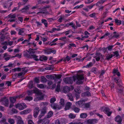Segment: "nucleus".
<instances>
[{"label": "nucleus", "instance_id": "f257e3e1", "mask_svg": "<svg viewBox=\"0 0 124 124\" xmlns=\"http://www.w3.org/2000/svg\"><path fill=\"white\" fill-rule=\"evenodd\" d=\"M84 78L83 74H78L76 76H74L73 78L70 77L65 78L63 79L64 82L66 84H71L74 81L77 80L76 83L78 84H82L83 81H82Z\"/></svg>", "mask_w": 124, "mask_h": 124}, {"label": "nucleus", "instance_id": "f03ea898", "mask_svg": "<svg viewBox=\"0 0 124 124\" xmlns=\"http://www.w3.org/2000/svg\"><path fill=\"white\" fill-rule=\"evenodd\" d=\"M114 79L115 82L117 84V86L116 87L117 92L121 94H124V90L121 79L116 78H114Z\"/></svg>", "mask_w": 124, "mask_h": 124}, {"label": "nucleus", "instance_id": "7ed1b4c3", "mask_svg": "<svg viewBox=\"0 0 124 124\" xmlns=\"http://www.w3.org/2000/svg\"><path fill=\"white\" fill-rule=\"evenodd\" d=\"M33 93H36L38 96L40 97H38L34 99L35 101H38L41 100L43 99L44 96L43 93H42L41 90H39L37 88H36L32 90Z\"/></svg>", "mask_w": 124, "mask_h": 124}, {"label": "nucleus", "instance_id": "20e7f679", "mask_svg": "<svg viewBox=\"0 0 124 124\" xmlns=\"http://www.w3.org/2000/svg\"><path fill=\"white\" fill-rule=\"evenodd\" d=\"M15 107L20 110H22L26 108V105L24 103H17L15 105Z\"/></svg>", "mask_w": 124, "mask_h": 124}, {"label": "nucleus", "instance_id": "39448f33", "mask_svg": "<svg viewBox=\"0 0 124 124\" xmlns=\"http://www.w3.org/2000/svg\"><path fill=\"white\" fill-rule=\"evenodd\" d=\"M0 101L1 102L2 104L6 106H8V100L5 97L1 99Z\"/></svg>", "mask_w": 124, "mask_h": 124}, {"label": "nucleus", "instance_id": "423d86ee", "mask_svg": "<svg viewBox=\"0 0 124 124\" xmlns=\"http://www.w3.org/2000/svg\"><path fill=\"white\" fill-rule=\"evenodd\" d=\"M51 106L54 109L57 110L60 109L62 107L59 104V105H57L55 103L51 104Z\"/></svg>", "mask_w": 124, "mask_h": 124}, {"label": "nucleus", "instance_id": "0eeeda50", "mask_svg": "<svg viewBox=\"0 0 124 124\" xmlns=\"http://www.w3.org/2000/svg\"><path fill=\"white\" fill-rule=\"evenodd\" d=\"M95 55L96 56H94V58H95L96 60L97 61H99L101 58H103V57L102 54L97 52H96Z\"/></svg>", "mask_w": 124, "mask_h": 124}, {"label": "nucleus", "instance_id": "6e6552de", "mask_svg": "<svg viewBox=\"0 0 124 124\" xmlns=\"http://www.w3.org/2000/svg\"><path fill=\"white\" fill-rule=\"evenodd\" d=\"M102 109H103V111L104 112H105V114H107L108 116H110L112 112L109 111L110 110V109L108 107H104Z\"/></svg>", "mask_w": 124, "mask_h": 124}, {"label": "nucleus", "instance_id": "1a4fd4ad", "mask_svg": "<svg viewBox=\"0 0 124 124\" xmlns=\"http://www.w3.org/2000/svg\"><path fill=\"white\" fill-rule=\"evenodd\" d=\"M39 111V107H37L35 108L34 110L33 113V116L35 118L37 117Z\"/></svg>", "mask_w": 124, "mask_h": 124}, {"label": "nucleus", "instance_id": "9d476101", "mask_svg": "<svg viewBox=\"0 0 124 124\" xmlns=\"http://www.w3.org/2000/svg\"><path fill=\"white\" fill-rule=\"evenodd\" d=\"M85 122L88 124H94L97 123V120L96 119H89L85 121Z\"/></svg>", "mask_w": 124, "mask_h": 124}, {"label": "nucleus", "instance_id": "9b49d317", "mask_svg": "<svg viewBox=\"0 0 124 124\" xmlns=\"http://www.w3.org/2000/svg\"><path fill=\"white\" fill-rule=\"evenodd\" d=\"M17 124H24L22 118L20 116L17 117Z\"/></svg>", "mask_w": 124, "mask_h": 124}, {"label": "nucleus", "instance_id": "f8f14e48", "mask_svg": "<svg viewBox=\"0 0 124 124\" xmlns=\"http://www.w3.org/2000/svg\"><path fill=\"white\" fill-rule=\"evenodd\" d=\"M30 7V5H28L25 6L23 8L21 9L20 11H21L22 12H27L28 10L29 9V8Z\"/></svg>", "mask_w": 124, "mask_h": 124}, {"label": "nucleus", "instance_id": "ddd939ff", "mask_svg": "<svg viewBox=\"0 0 124 124\" xmlns=\"http://www.w3.org/2000/svg\"><path fill=\"white\" fill-rule=\"evenodd\" d=\"M62 75H56L55 76V78H54V81L56 82L57 80H59V81H58V83H60L61 82V81L62 80L60 79L62 77Z\"/></svg>", "mask_w": 124, "mask_h": 124}, {"label": "nucleus", "instance_id": "4468645a", "mask_svg": "<svg viewBox=\"0 0 124 124\" xmlns=\"http://www.w3.org/2000/svg\"><path fill=\"white\" fill-rule=\"evenodd\" d=\"M47 108L46 106L44 107L43 108L41 111V113L45 115L47 112Z\"/></svg>", "mask_w": 124, "mask_h": 124}, {"label": "nucleus", "instance_id": "2eb2a0df", "mask_svg": "<svg viewBox=\"0 0 124 124\" xmlns=\"http://www.w3.org/2000/svg\"><path fill=\"white\" fill-rule=\"evenodd\" d=\"M72 105V103L69 102H67L65 108V110L69 109Z\"/></svg>", "mask_w": 124, "mask_h": 124}, {"label": "nucleus", "instance_id": "dca6fc26", "mask_svg": "<svg viewBox=\"0 0 124 124\" xmlns=\"http://www.w3.org/2000/svg\"><path fill=\"white\" fill-rule=\"evenodd\" d=\"M112 72L114 74V76H115L116 75L118 76H120V74L119 72L118 71V70L115 69H113Z\"/></svg>", "mask_w": 124, "mask_h": 124}, {"label": "nucleus", "instance_id": "f3484780", "mask_svg": "<svg viewBox=\"0 0 124 124\" xmlns=\"http://www.w3.org/2000/svg\"><path fill=\"white\" fill-rule=\"evenodd\" d=\"M83 100L79 101L76 102V104L78 107H83V106H82V105H83Z\"/></svg>", "mask_w": 124, "mask_h": 124}, {"label": "nucleus", "instance_id": "a211bd4d", "mask_svg": "<svg viewBox=\"0 0 124 124\" xmlns=\"http://www.w3.org/2000/svg\"><path fill=\"white\" fill-rule=\"evenodd\" d=\"M115 120L117 122L119 123H121L122 119L121 116H117L115 118Z\"/></svg>", "mask_w": 124, "mask_h": 124}, {"label": "nucleus", "instance_id": "6ab92c4d", "mask_svg": "<svg viewBox=\"0 0 124 124\" xmlns=\"http://www.w3.org/2000/svg\"><path fill=\"white\" fill-rule=\"evenodd\" d=\"M70 90V87L67 86H64L63 88V91L64 93L68 92Z\"/></svg>", "mask_w": 124, "mask_h": 124}, {"label": "nucleus", "instance_id": "aec40b11", "mask_svg": "<svg viewBox=\"0 0 124 124\" xmlns=\"http://www.w3.org/2000/svg\"><path fill=\"white\" fill-rule=\"evenodd\" d=\"M38 57L35 54H31L30 55V57L31 58H34V60L36 61H39V59L37 58Z\"/></svg>", "mask_w": 124, "mask_h": 124}, {"label": "nucleus", "instance_id": "412c9836", "mask_svg": "<svg viewBox=\"0 0 124 124\" xmlns=\"http://www.w3.org/2000/svg\"><path fill=\"white\" fill-rule=\"evenodd\" d=\"M47 60V57L44 55H42L40 56L39 60L41 61H46Z\"/></svg>", "mask_w": 124, "mask_h": 124}, {"label": "nucleus", "instance_id": "4be33fe9", "mask_svg": "<svg viewBox=\"0 0 124 124\" xmlns=\"http://www.w3.org/2000/svg\"><path fill=\"white\" fill-rule=\"evenodd\" d=\"M53 114V112L51 111H50L48 112L46 116L45 117L47 118H49L52 116Z\"/></svg>", "mask_w": 124, "mask_h": 124}, {"label": "nucleus", "instance_id": "5701e85b", "mask_svg": "<svg viewBox=\"0 0 124 124\" xmlns=\"http://www.w3.org/2000/svg\"><path fill=\"white\" fill-rule=\"evenodd\" d=\"M82 106H83V107L84 108H89L90 106V103H88L85 104H83Z\"/></svg>", "mask_w": 124, "mask_h": 124}, {"label": "nucleus", "instance_id": "b1692460", "mask_svg": "<svg viewBox=\"0 0 124 124\" xmlns=\"http://www.w3.org/2000/svg\"><path fill=\"white\" fill-rule=\"evenodd\" d=\"M59 104L60 105L64 107L65 105L64 100V99H60V101L59 102Z\"/></svg>", "mask_w": 124, "mask_h": 124}, {"label": "nucleus", "instance_id": "393cba45", "mask_svg": "<svg viewBox=\"0 0 124 124\" xmlns=\"http://www.w3.org/2000/svg\"><path fill=\"white\" fill-rule=\"evenodd\" d=\"M87 114L86 113H82L80 114V117L81 118H86L87 117Z\"/></svg>", "mask_w": 124, "mask_h": 124}, {"label": "nucleus", "instance_id": "a878e982", "mask_svg": "<svg viewBox=\"0 0 124 124\" xmlns=\"http://www.w3.org/2000/svg\"><path fill=\"white\" fill-rule=\"evenodd\" d=\"M40 81L41 82L45 83L47 81L46 78L44 76H42L41 77Z\"/></svg>", "mask_w": 124, "mask_h": 124}, {"label": "nucleus", "instance_id": "bb28decb", "mask_svg": "<svg viewBox=\"0 0 124 124\" xmlns=\"http://www.w3.org/2000/svg\"><path fill=\"white\" fill-rule=\"evenodd\" d=\"M51 50V49L50 48H49L47 49H44V53L47 54H51V52L50 51Z\"/></svg>", "mask_w": 124, "mask_h": 124}, {"label": "nucleus", "instance_id": "cd10ccee", "mask_svg": "<svg viewBox=\"0 0 124 124\" xmlns=\"http://www.w3.org/2000/svg\"><path fill=\"white\" fill-rule=\"evenodd\" d=\"M17 98H16V96H14V97H12L10 98V100L11 102L12 103H14L16 101V99Z\"/></svg>", "mask_w": 124, "mask_h": 124}, {"label": "nucleus", "instance_id": "c85d7f7f", "mask_svg": "<svg viewBox=\"0 0 124 124\" xmlns=\"http://www.w3.org/2000/svg\"><path fill=\"white\" fill-rule=\"evenodd\" d=\"M41 23L44 24L46 27H47V22L46 20L44 19H42Z\"/></svg>", "mask_w": 124, "mask_h": 124}, {"label": "nucleus", "instance_id": "c756f323", "mask_svg": "<svg viewBox=\"0 0 124 124\" xmlns=\"http://www.w3.org/2000/svg\"><path fill=\"white\" fill-rule=\"evenodd\" d=\"M46 77L47 79H54V77L52 75H47L46 76Z\"/></svg>", "mask_w": 124, "mask_h": 124}, {"label": "nucleus", "instance_id": "7c9ffc66", "mask_svg": "<svg viewBox=\"0 0 124 124\" xmlns=\"http://www.w3.org/2000/svg\"><path fill=\"white\" fill-rule=\"evenodd\" d=\"M59 40H62V41H64L65 43L66 42L67 40V37L65 36L59 38Z\"/></svg>", "mask_w": 124, "mask_h": 124}, {"label": "nucleus", "instance_id": "2f4dec72", "mask_svg": "<svg viewBox=\"0 0 124 124\" xmlns=\"http://www.w3.org/2000/svg\"><path fill=\"white\" fill-rule=\"evenodd\" d=\"M30 111V110L29 109L24 110L21 112V114H26L29 113Z\"/></svg>", "mask_w": 124, "mask_h": 124}, {"label": "nucleus", "instance_id": "473e14b6", "mask_svg": "<svg viewBox=\"0 0 124 124\" xmlns=\"http://www.w3.org/2000/svg\"><path fill=\"white\" fill-rule=\"evenodd\" d=\"M30 111V110L29 109L24 110L21 112V114H26L29 113Z\"/></svg>", "mask_w": 124, "mask_h": 124}, {"label": "nucleus", "instance_id": "72a5a7b5", "mask_svg": "<svg viewBox=\"0 0 124 124\" xmlns=\"http://www.w3.org/2000/svg\"><path fill=\"white\" fill-rule=\"evenodd\" d=\"M114 55H113L112 54H108L106 57L105 59L108 60L110 58H111L113 56H114Z\"/></svg>", "mask_w": 124, "mask_h": 124}, {"label": "nucleus", "instance_id": "f704fd0d", "mask_svg": "<svg viewBox=\"0 0 124 124\" xmlns=\"http://www.w3.org/2000/svg\"><path fill=\"white\" fill-rule=\"evenodd\" d=\"M8 122L10 124H14L15 123L14 120L12 118H8Z\"/></svg>", "mask_w": 124, "mask_h": 124}, {"label": "nucleus", "instance_id": "c9c22d12", "mask_svg": "<svg viewBox=\"0 0 124 124\" xmlns=\"http://www.w3.org/2000/svg\"><path fill=\"white\" fill-rule=\"evenodd\" d=\"M76 116V115L72 113H70L69 115V118L71 119L74 118Z\"/></svg>", "mask_w": 124, "mask_h": 124}, {"label": "nucleus", "instance_id": "e433bc0d", "mask_svg": "<svg viewBox=\"0 0 124 124\" xmlns=\"http://www.w3.org/2000/svg\"><path fill=\"white\" fill-rule=\"evenodd\" d=\"M73 109L74 111L76 113L79 112L80 110V109L79 108L76 107L74 108Z\"/></svg>", "mask_w": 124, "mask_h": 124}, {"label": "nucleus", "instance_id": "4c0bfd02", "mask_svg": "<svg viewBox=\"0 0 124 124\" xmlns=\"http://www.w3.org/2000/svg\"><path fill=\"white\" fill-rule=\"evenodd\" d=\"M85 96H91V93L90 92L88 91H87L86 92H84L83 93Z\"/></svg>", "mask_w": 124, "mask_h": 124}, {"label": "nucleus", "instance_id": "58836bf2", "mask_svg": "<svg viewBox=\"0 0 124 124\" xmlns=\"http://www.w3.org/2000/svg\"><path fill=\"white\" fill-rule=\"evenodd\" d=\"M68 96L69 98V99L71 101H73V99L72 96V94L71 93H69L67 95Z\"/></svg>", "mask_w": 124, "mask_h": 124}, {"label": "nucleus", "instance_id": "ea45409f", "mask_svg": "<svg viewBox=\"0 0 124 124\" xmlns=\"http://www.w3.org/2000/svg\"><path fill=\"white\" fill-rule=\"evenodd\" d=\"M33 87V82L32 81H30L29 83V88L31 89Z\"/></svg>", "mask_w": 124, "mask_h": 124}, {"label": "nucleus", "instance_id": "a19ab883", "mask_svg": "<svg viewBox=\"0 0 124 124\" xmlns=\"http://www.w3.org/2000/svg\"><path fill=\"white\" fill-rule=\"evenodd\" d=\"M48 105V103L47 102H41L40 104V106H47Z\"/></svg>", "mask_w": 124, "mask_h": 124}, {"label": "nucleus", "instance_id": "79ce46f5", "mask_svg": "<svg viewBox=\"0 0 124 124\" xmlns=\"http://www.w3.org/2000/svg\"><path fill=\"white\" fill-rule=\"evenodd\" d=\"M24 29L21 28L19 29V32L18 33V34L19 35H21L22 33H23L24 32Z\"/></svg>", "mask_w": 124, "mask_h": 124}, {"label": "nucleus", "instance_id": "37998d69", "mask_svg": "<svg viewBox=\"0 0 124 124\" xmlns=\"http://www.w3.org/2000/svg\"><path fill=\"white\" fill-rule=\"evenodd\" d=\"M74 91L78 93H81V91L78 88H75L74 89Z\"/></svg>", "mask_w": 124, "mask_h": 124}, {"label": "nucleus", "instance_id": "c03bdc74", "mask_svg": "<svg viewBox=\"0 0 124 124\" xmlns=\"http://www.w3.org/2000/svg\"><path fill=\"white\" fill-rule=\"evenodd\" d=\"M60 90V85L59 84H58L56 88V91L59 92Z\"/></svg>", "mask_w": 124, "mask_h": 124}, {"label": "nucleus", "instance_id": "a18cd8bd", "mask_svg": "<svg viewBox=\"0 0 124 124\" xmlns=\"http://www.w3.org/2000/svg\"><path fill=\"white\" fill-rule=\"evenodd\" d=\"M96 14L95 13H94L89 15V16L91 17H94L95 19H97V18L95 16Z\"/></svg>", "mask_w": 124, "mask_h": 124}, {"label": "nucleus", "instance_id": "49530a36", "mask_svg": "<svg viewBox=\"0 0 124 124\" xmlns=\"http://www.w3.org/2000/svg\"><path fill=\"white\" fill-rule=\"evenodd\" d=\"M115 22L116 23L117 25H120L121 23V22L120 20H118L117 19H115Z\"/></svg>", "mask_w": 124, "mask_h": 124}, {"label": "nucleus", "instance_id": "de8ad7c7", "mask_svg": "<svg viewBox=\"0 0 124 124\" xmlns=\"http://www.w3.org/2000/svg\"><path fill=\"white\" fill-rule=\"evenodd\" d=\"M8 16L11 18H15L16 17V14H14L12 15L10 14L8 15Z\"/></svg>", "mask_w": 124, "mask_h": 124}, {"label": "nucleus", "instance_id": "09e8293b", "mask_svg": "<svg viewBox=\"0 0 124 124\" xmlns=\"http://www.w3.org/2000/svg\"><path fill=\"white\" fill-rule=\"evenodd\" d=\"M37 48H36V49H33V50H32V51H28V52L31 55V54H33L35 53H36V51H35V50H36Z\"/></svg>", "mask_w": 124, "mask_h": 124}, {"label": "nucleus", "instance_id": "8fccbe9b", "mask_svg": "<svg viewBox=\"0 0 124 124\" xmlns=\"http://www.w3.org/2000/svg\"><path fill=\"white\" fill-rule=\"evenodd\" d=\"M33 99L32 97L30 96H27L26 97L25 99V100H27L28 101H30L32 100Z\"/></svg>", "mask_w": 124, "mask_h": 124}, {"label": "nucleus", "instance_id": "3c124183", "mask_svg": "<svg viewBox=\"0 0 124 124\" xmlns=\"http://www.w3.org/2000/svg\"><path fill=\"white\" fill-rule=\"evenodd\" d=\"M37 86L38 88L41 89H43L44 87V85L42 84H37Z\"/></svg>", "mask_w": 124, "mask_h": 124}, {"label": "nucleus", "instance_id": "603ef678", "mask_svg": "<svg viewBox=\"0 0 124 124\" xmlns=\"http://www.w3.org/2000/svg\"><path fill=\"white\" fill-rule=\"evenodd\" d=\"M68 47L69 48H71V47H76V45L74 43H71L69 44V45H68Z\"/></svg>", "mask_w": 124, "mask_h": 124}, {"label": "nucleus", "instance_id": "864d4df0", "mask_svg": "<svg viewBox=\"0 0 124 124\" xmlns=\"http://www.w3.org/2000/svg\"><path fill=\"white\" fill-rule=\"evenodd\" d=\"M113 34L114 35L113 36V37H114L115 38H117L119 36V34L118 33H117L116 32H113Z\"/></svg>", "mask_w": 124, "mask_h": 124}, {"label": "nucleus", "instance_id": "5fc2aeb1", "mask_svg": "<svg viewBox=\"0 0 124 124\" xmlns=\"http://www.w3.org/2000/svg\"><path fill=\"white\" fill-rule=\"evenodd\" d=\"M24 95L23 94H20L19 95L16 96V98L18 99H20L22 98L23 97H24Z\"/></svg>", "mask_w": 124, "mask_h": 124}, {"label": "nucleus", "instance_id": "6e6d98bb", "mask_svg": "<svg viewBox=\"0 0 124 124\" xmlns=\"http://www.w3.org/2000/svg\"><path fill=\"white\" fill-rule=\"evenodd\" d=\"M56 99L55 98H51L50 99V101L51 103L52 104L54 103V102L56 101Z\"/></svg>", "mask_w": 124, "mask_h": 124}, {"label": "nucleus", "instance_id": "4d7b16f0", "mask_svg": "<svg viewBox=\"0 0 124 124\" xmlns=\"http://www.w3.org/2000/svg\"><path fill=\"white\" fill-rule=\"evenodd\" d=\"M5 39V36L3 34H2V35L0 37V39L1 41H3Z\"/></svg>", "mask_w": 124, "mask_h": 124}, {"label": "nucleus", "instance_id": "13d9d810", "mask_svg": "<svg viewBox=\"0 0 124 124\" xmlns=\"http://www.w3.org/2000/svg\"><path fill=\"white\" fill-rule=\"evenodd\" d=\"M24 75V73L23 72L18 73V77H20L21 76H23Z\"/></svg>", "mask_w": 124, "mask_h": 124}, {"label": "nucleus", "instance_id": "bf43d9fd", "mask_svg": "<svg viewBox=\"0 0 124 124\" xmlns=\"http://www.w3.org/2000/svg\"><path fill=\"white\" fill-rule=\"evenodd\" d=\"M113 54H114V56L115 55H116V57H117L119 55V54H118V52L117 51H116L115 52H114Z\"/></svg>", "mask_w": 124, "mask_h": 124}, {"label": "nucleus", "instance_id": "052dcab7", "mask_svg": "<svg viewBox=\"0 0 124 124\" xmlns=\"http://www.w3.org/2000/svg\"><path fill=\"white\" fill-rule=\"evenodd\" d=\"M33 91L32 90L31 91H28L27 92V94L28 95H31L32 94Z\"/></svg>", "mask_w": 124, "mask_h": 124}, {"label": "nucleus", "instance_id": "680f3d73", "mask_svg": "<svg viewBox=\"0 0 124 124\" xmlns=\"http://www.w3.org/2000/svg\"><path fill=\"white\" fill-rule=\"evenodd\" d=\"M88 48H89V46L87 45H86L85 46H84L81 47V48H83V49H84V48H86V50H88Z\"/></svg>", "mask_w": 124, "mask_h": 124}, {"label": "nucleus", "instance_id": "e2e57ef3", "mask_svg": "<svg viewBox=\"0 0 124 124\" xmlns=\"http://www.w3.org/2000/svg\"><path fill=\"white\" fill-rule=\"evenodd\" d=\"M49 122V120L48 119L45 120L43 122L45 124H48Z\"/></svg>", "mask_w": 124, "mask_h": 124}, {"label": "nucleus", "instance_id": "0e129e2a", "mask_svg": "<svg viewBox=\"0 0 124 124\" xmlns=\"http://www.w3.org/2000/svg\"><path fill=\"white\" fill-rule=\"evenodd\" d=\"M93 65V64L92 62H90L89 64H87L86 66L87 67H91Z\"/></svg>", "mask_w": 124, "mask_h": 124}, {"label": "nucleus", "instance_id": "69168bd1", "mask_svg": "<svg viewBox=\"0 0 124 124\" xmlns=\"http://www.w3.org/2000/svg\"><path fill=\"white\" fill-rule=\"evenodd\" d=\"M105 1V0H101L100 1H99L97 3V4H102Z\"/></svg>", "mask_w": 124, "mask_h": 124}, {"label": "nucleus", "instance_id": "338daca9", "mask_svg": "<svg viewBox=\"0 0 124 124\" xmlns=\"http://www.w3.org/2000/svg\"><path fill=\"white\" fill-rule=\"evenodd\" d=\"M53 82L52 81L50 80L48 81L47 84L48 85L50 86L53 84Z\"/></svg>", "mask_w": 124, "mask_h": 124}, {"label": "nucleus", "instance_id": "774afa93", "mask_svg": "<svg viewBox=\"0 0 124 124\" xmlns=\"http://www.w3.org/2000/svg\"><path fill=\"white\" fill-rule=\"evenodd\" d=\"M34 81L37 83H39V80L37 78H35L34 79Z\"/></svg>", "mask_w": 124, "mask_h": 124}]
</instances>
